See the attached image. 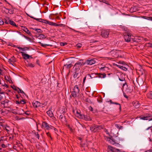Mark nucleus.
Here are the masks:
<instances>
[{
    "label": "nucleus",
    "mask_w": 152,
    "mask_h": 152,
    "mask_svg": "<svg viewBox=\"0 0 152 152\" xmlns=\"http://www.w3.org/2000/svg\"><path fill=\"white\" fill-rule=\"evenodd\" d=\"M4 8L5 10H4V11L7 14L8 13H9V11H10L9 9H7L4 7Z\"/></svg>",
    "instance_id": "f704fd0d"
},
{
    "label": "nucleus",
    "mask_w": 152,
    "mask_h": 152,
    "mask_svg": "<svg viewBox=\"0 0 152 152\" xmlns=\"http://www.w3.org/2000/svg\"><path fill=\"white\" fill-rule=\"evenodd\" d=\"M24 113L26 115H30V113H29V111H28L25 112Z\"/></svg>",
    "instance_id": "bf43d9fd"
},
{
    "label": "nucleus",
    "mask_w": 152,
    "mask_h": 152,
    "mask_svg": "<svg viewBox=\"0 0 152 152\" xmlns=\"http://www.w3.org/2000/svg\"><path fill=\"white\" fill-rule=\"evenodd\" d=\"M67 44V43L66 42L65 43H63L62 42H60V45H61L62 46H64L65 45H66Z\"/></svg>",
    "instance_id": "09e8293b"
},
{
    "label": "nucleus",
    "mask_w": 152,
    "mask_h": 152,
    "mask_svg": "<svg viewBox=\"0 0 152 152\" xmlns=\"http://www.w3.org/2000/svg\"><path fill=\"white\" fill-rule=\"evenodd\" d=\"M46 134L48 136L50 137L51 139H52V138L50 136V134L49 132H47Z\"/></svg>",
    "instance_id": "864d4df0"
},
{
    "label": "nucleus",
    "mask_w": 152,
    "mask_h": 152,
    "mask_svg": "<svg viewBox=\"0 0 152 152\" xmlns=\"http://www.w3.org/2000/svg\"><path fill=\"white\" fill-rule=\"evenodd\" d=\"M44 23H45L48 24L50 25L56 26V23H53L51 21H49L47 20H45V22H44Z\"/></svg>",
    "instance_id": "f3484780"
},
{
    "label": "nucleus",
    "mask_w": 152,
    "mask_h": 152,
    "mask_svg": "<svg viewBox=\"0 0 152 152\" xmlns=\"http://www.w3.org/2000/svg\"><path fill=\"white\" fill-rule=\"evenodd\" d=\"M96 63V61L94 59H91L90 60H87L86 62H84L85 64H87L89 65H92Z\"/></svg>",
    "instance_id": "9d476101"
},
{
    "label": "nucleus",
    "mask_w": 152,
    "mask_h": 152,
    "mask_svg": "<svg viewBox=\"0 0 152 152\" xmlns=\"http://www.w3.org/2000/svg\"><path fill=\"white\" fill-rule=\"evenodd\" d=\"M80 145L82 147V150H83L84 151H86L88 149H90V150L94 151V149L92 146V143L90 141H88L87 142L86 144H83L82 142L80 144Z\"/></svg>",
    "instance_id": "f03ea898"
},
{
    "label": "nucleus",
    "mask_w": 152,
    "mask_h": 152,
    "mask_svg": "<svg viewBox=\"0 0 152 152\" xmlns=\"http://www.w3.org/2000/svg\"><path fill=\"white\" fill-rule=\"evenodd\" d=\"M131 37V35H130L128 33H126L125 35H124V39L125 41L127 42H129L131 41V40L133 41V42H135V41L134 40H133V39H131L130 37Z\"/></svg>",
    "instance_id": "423d86ee"
},
{
    "label": "nucleus",
    "mask_w": 152,
    "mask_h": 152,
    "mask_svg": "<svg viewBox=\"0 0 152 152\" xmlns=\"http://www.w3.org/2000/svg\"><path fill=\"white\" fill-rule=\"evenodd\" d=\"M40 103L38 101H35L33 102V105L34 107L37 108L40 106Z\"/></svg>",
    "instance_id": "dca6fc26"
},
{
    "label": "nucleus",
    "mask_w": 152,
    "mask_h": 152,
    "mask_svg": "<svg viewBox=\"0 0 152 152\" xmlns=\"http://www.w3.org/2000/svg\"><path fill=\"white\" fill-rule=\"evenodd\" d=\"M91 43H94L95 42H98L99 41L97 40H95L94 39H91Z\"/></svg>",
    "instance_id": "5fc2aeb1"
},
{
    "label": "nucleus",
    "mask_w": 152,
    "mask_h": 152,
    "mask_svg": "<svg viewBox=\"0 0 152 152\" xmlns=\"http://www.w3.org/2000/svg\"><path fill=\"white\" fill-rule=\"evenodd\" d=\"M20 53L22 54V55L23 58L25 59H28L30 57H31V58H32V57H31V56H30L28 54L24 53L23 52H20Z\"/></svg>",
    "instance_id": "9b49d317"
},
{
    "label": "nucleus",
    "mask_w": 152,
    "mask_h": 152,
    "mask_svg": "<svg viewBox=\"0 0 152 152\" xmlns=\"http://www.w3.org/2000/svg\"><path fill=\"white\" fill-rule=\"evenodd\" d=\"M38 37L40 39H43L45 38V37L44 35L40 34H39Z\"/></svg>",
    "instance_id": "c756f323"
},
{
    "label": "nucleus",
    "mask_w": 152,
    "mask_h": 152,
    "mask_svg": "<svg viewBox=\"0 0 152 152\" xmlns=\"http://www.w3.org/2000/svg\"><path fill=\"white\" fill-rule=\"evenodd\" d=\"M82 44L80 43L77 44L76 45V47L77 48H80L82 47Z\"/></svg>",
    "instance_id": "c03bdc74"
},
{
    "label": "nucleus",
    "mask_w": 152,
    "mask_h": 152,
    "mask_svg": "<svg viewBox=\"0 0 152 152\" xmlns=\"http://www.w3.org/2000/svg\"><path fill=\"white\" fill-rule=\"evenodd\" d=\"M26 66H29L30 67L33 68L34 67V65L32 64V63H28L26 64Z\"/></svg>",
    "instance_id": "2f4dec72"
},
{
    "label": "nucleus",
    "mask_w": 152,
    "mask_h": 152,
    "mask_svg": "<svg viewBox=\"0 0 152 152\" xmlns=\"http://www.w3.org/2000/svg\"><path fill=\"white\" fill-rule=\"evenodd\" d=\"M7 19H8V20H9V23H10L11 25L15 27H17V26L14 21L9 20V18H7Z\"/></svg>",
    "instance_id": "4be33fe9"
},
{
    "label": "nucleus",
    "mask_w": 152,
    "mask_h": 152,
    "mask_svg": "<svg viewBox=\"0 0 152 152\" xmlns=\"http://www.w3.org/2000/svg\"><path fill=\"white\" fill-rule=\"evenodd\" d=\"M83 118H84V119L86 120L87 121H91V118H90V117L89 116L86 115H82Z\"/></svg>",
    "instance_id": "5701e85b"
},
{
    "label": "nucleus",
    "mask_w": 152,
    "mask_h": 152,
    "mask_svg": "<svg viewBox=\"0 0 152 152\" xmlns=\"http://www.w3.org/2000/svg\"><path fill=\"white\" fill-rule=\"evenodd\" d=\"M14 12V10H11V9L10 10V11H9V13L10 14H13Z\"/></svg>",
    "instance_id": "3c124183"
},
{
    "label": "nucleus",
    "mask_w": 152,
    "mask_h": 152,
    "mask_svg": "<svg viewBox=\"0 0 152 152\" xmlns=\"http://www.w3.org/2000/svg\"><path fill=\"white\" fill-rule=\"evenodd\" d=\"M148 98L152 99V92H150L147 94Z\"/></svg>",
    "instance_id": "473e14b6"
},
{
    "label": "nucleus",
    "mask_w": 152,
    "mask_h": 152,
    "mask_svg": "<svg viewBox=\"0 0 152 152\" xmlns=\"http://www.w3.org/2000/svg\"><path fill=\"white\" fill-rule=\"evenodd\" d=\"M76 113L77 115H79L80 118H83L82 115H83L81 114L78 111H76ZM77 116L78 117L79 116L78 115H77Z\"/></svg>",
    "instance_id": "ea45409f"
},
{
    "label": "nucleus",
    "mask_w": 152,
    "mask_h": 152,
    "mask_svg": "<svg viewBox=\"0 0 152 152\" xmlns=\"http://www.w3.org/2000/svg\"><path fill=\"white\" fill-rule=\"evenodd\" d=\"M84 65H85V63H84L83 60L81 59L78 61L75 64L73 67L75 72H78L81 66Z\"/></svg>",
    "instance_id": "f257e3e1"
},
{
    "label": "nucleus",
    "mask_w": 152,
    "mask_h": 152,
    "mask_svg": "<svg viewBox=\"0 0 152 152\" xmlns=\"http://www.w3.org/2000/svg\"><path fill=\"white\" fill-rule=\"evenodd\" d=\"M59 119L63 122L65 121V117L64 114L61 115L59 117Z\"/></svg>",
    "instance_id": "a211bd4d"
},
{
    "label": "nucleus",
    "mask_w": 152,
    "mask_h": 152,
    "mask_svg": "<svg viewBox=\"0 0 152 152\" xmlns=\"http://www.w3.org/2000/svg\"><path fill=\"white\" fill-rule=\"evenodd\" d=\"M17 48L20 49V50H21L22 51L27 50L29 48H28L27 47L23 48L20 47H18V46H17Z\"/></svg>",
    "instance_id": "cd10ccee"
},
{
    "label": "nucleus",
    "mask_w": 152,
    "mask_h": 152,
    "mask_svg": "<svg viewBox=\"0 0 152 152\" xmlns=\"http://www.w3.org/2000/svg\"><path fill=\"white\" fill-rule=\"evenodd\" d=\"M39 20H38V21L42 22V23H44V22L43 21H45V20H43L41 18H39Z\"/></svg>",
    "instance_id": "8fccbe9b"
},
{
    "label": "nucleus",
    "mask_w": 152,
    "mask_h": 152,
    "mask_svg": "<svg viewBox=\"0 0 152 152\" xmlns=\"http://www.w3.org/2000/svg\"><path fill=\"white\" fill-rule=\"evenodd\" d=\"M59 26L62 27H65V25L64 24H58L57 23H56V26Z\"/></svg>",
    "instance_id": "72a5a7b5"
},
{
    "label": "nucleus",
    "mask_w": 152,
    "mask_h": 152,
    "mask_svg": "<svg viewBox=\"0 0 152 152\" xmlns=\"http://www.w3.org/2000/svg\"><path fill=\"white\" fill-rule=\"evenodd\" d=\"M39 44H40L41 46L44 47H45L47 46H52V45H50V44H43L42 43H41V42H39Z\"/></svg>",
    "instance_id": "c85d7f7f"
},
{
    "label": "nucleus",
    "mask_w": 152,
    "mask_h": 152,
    "mask_svg": "<svg viewBox=\"0 0 152 152\" xmlns=\"http://www.w3.org/2000/svg\"><path fill=\"white\" fill-rule=\"evenodd\" d=\"M137 72H138L139 74H140L141 75L143 74V69L142 68L141 66H140L138 67H137L136 69Z\"/></svg>",
    "instance_id": "ddd939ff"
},
{
    "label": "nucleus",
    "mask_w": 152,
    "mask_h": 152,
    "mask_svg": "<svg viewBox=\"0 0 152 152\" xmlns=\"http://www.w3.org/2000/svg\"><path fill=\"white\" fill-rule=\"evenodd\" d=\"M89 109L91 111H93V108L91 106H90L89 107Z\"/></svg>",
    "instance_id": "0e129e2a"
},
{
    "label": "nucleus",
    "mask_w": 152,
    "mask_h": 152,
    "mask_svg": "<svg viewBox=\"0 0 152 152\" xmlns=\"http://www.w3.org/2000/svg\"><path fill=\"white\" fill-rule=\"evenodd\" d=\"M121 53L120 51H117L116 50L113 49L110 52V55L111 56L112 58H118V57H121V56L120 55V54Z\"/></svg>",
    "instance_id": "7ed1b4c3"
},
{
    "label": "nucleus",
    "mask_w": 152,
    "mask_h": 152,
    "mask_svg": "<svg viewBox=\"0 0 152 152\" xmlns=\"http://www.w3.org/2000/svg\"><path fill=\"white\" fill-rule=\"evenodd\" d=\"M26 100L25 99H22L20 102V103L24 104L26 103Z\"/></svg>",
    "instance_id": "a18cd8bd"
},
{
    "label": "nucleus",
    "mask_w": 152,
    "mask_h": 152,
    "mask_svg": "<svg viewBox=\"0 0 152 152\" xmlns=\"http://www.w3.org/2000/svg\"><path fill=\"white\" fill-rule=\"evenodd\" d=\"M17 91L18 93H20L21 90L20 88H19L17 87Z\"/></svg>",
    "instance_id": "13d9d810"
},
{
    "label": "nucleus",
    "mask_w": 152,
    "mask_h": 152,
    "mask_svg": "<svg viewBox=\"0 0 152 152\" xmlns=\"http://www.w3.org/2000/svg\"><path fill=\"white\" fill-rule=\"evenodd\" d=\"M72 66V65L71 64H66L64 65L63 69L65 68L67 69H69Z\"/></svg>",
    "instance_id": "4468645a"
},
{
    "label": "nucleus",
    "mask_w": 152,
    "mask_h": 152,
    "mask_svg": "<svg viewBox=\"0 0 152 152\" xmlns=\"http://www.w3.org/2000/svg\"><path fill=\"white\" fill-rule=\"evenodd\" d=\"M79 90L77 85H76L74 87L73 91L71 92V95L74 98L77 96V94H78Z\"/></svg>",
    "instance_id": "39448f33"
},
{
    "label": "nucleus",
    "mask_w": 152,
    "mask_h": 152,
    "mask_svg": "<svg viewBox=\"0 0 152 152\" xmlns=\"http://www.w3.org/2000/svg\"><path fill=\"white\" fill-rule=\"evenodd\" d=\"M10 101L8 100L4 101L3 102V103H2V104H4L5 107L8 108V103Z\"/></svg>",
    "instance_id": "a878e982"
},
{
    "label": "nucleus",
    "mask_w": 152,
    "mask_h": 152,
    "mask_svg": "<svg viewBox=\"0 0 152 152\" xmlns=\"http://www.w3.org/2000/svg\"><path fill=\"white\" fill-rule=\"evenodd\" d=\"M69 28L70 29H71L72 30V31H75V32H79L78 31H76L74 29H73L71 28Z\"/></svg>",
    "instance_id": "69168bd1"
},
{
    "label": "nucleus",
    "mask_w": 152,
    "mask_h": 152,
    "mask_svg": "<svg viewBox=\"0 0 152 152\" xmlns=\"http://www.w3.org/2000/svg\"><path fill=\"white\" fill-rule=\"evenodd\" d=\"M30 29L34 30L35 31H36L37 33H38V34H39V33L41 34L42 32V31L40 29L33 28H30Z\"/></svg>",
    "instance_id": "6ab92c4d"
},
{
    "label": "nucleus",
    "mask_w": 152,
    "mask_h": 152,
    "mask_svg": "<svg viewBox=\"0 0 152 152\" xmlns=\"http://www.w3.org/2000/svg\"><path fill=\"white\" fill-rule=\"evenodd\" d=\"M151 115L150 114L147 113L144 116L143 115L140 116L139 117V118L141 119H142L143 120H147L149 119L148 118L151 117Z\"/></svg>",
    "instance_id": "0eeeda50"
},
{
    "label": "nucleus",
    "mask_w": 152,
    "mask_h": 152,
    "mask_svg": "<svg viewBox=\"0 0 152 152\" xmlns=\"http://www.w3.org/2000/svg\"><path fill=\"white\" fill-rule=\"evenodd\" d=\"M98 101L100 103L102 102V98H100V99H97Z\"/></svg>",
    "instance_id": "6e6d98bb"
},
{
    "label": "nucleus",
    "mask_w": 152,
    "mask_h": 152,
    "mask_svg": "<svg viewBox=\"0 0 152 152\" xmlns=\"http://www.w3.org/2000/svg\"><path fill=\"white\" fill-rule=\"evenodd\" d=\"M115 127L118 128L119 129H122L123 128V126H119L118 124H115Z\"/></svg>",
    "instance_id": "37998d69"
},
{
    "label": "nucleus",
    "mask_w": 152,
    "mask_h": 152,
    "mask_svg": "<svg viewBox=\"0 0 152 152\" xmlns=\"http://www.w3.org/2000/svg\"><path fill=\"white\" fill-rule=\"evenodd\" d=\"M47 114L50 117H53V114L51 111L49 110L47 112Z\"/></svg>",
    "instance_id": "393cba45"
},
{
    "label": "nucleus",
    "mask_w": 152,
    "mask_h": 152,
    "mask_svg": "<svg viewBox=\"0 0 152 152\" xmlns=\"http://www.w3.org/2000/svg\"><path fill=\"white\" fill-rule=\"evenodd\" d=\"M4 92H0V100H1L4 96Z\"/></svg>",
    "instance_id": "7c9ffc66"
},
{
    "label": "nucleus",
    "mask_w": 152,
    "mask_h": 152,
    "mask_svg": "<svg viewBox=\"0 0 152 152\" xmlns=\"http://www.w3.org/2000/svg\"><path fill=\"white\" fill-rule=\"evenodd\" d=\"M5 23L6 24H8L9 23V20L7 21V20L6 19H5L4 23Z\"/></svg>",
    "instance_id": "e2e57ef3"
},
{
    "label": "nucleus",
    "mask_w": 152,
    "mask_h": 152,
    "mask_svg": "<svg viewBox=\"0 0 152 152\" xmlns=\"http://www.w3.org/2000/svg\"><path fill=\"white\" fill-rule=\"evenodd\" d=\"M34 134L36 137L38 139H39V136L38 133L37 132H34Z\"/></svg>",
    "instance_id": "4c0bfd02"
},
{
    "label": "nucleus",
    "mask_w": 152,
    "mask_h": 152,
    "mask_svg": "<svg viewBox=\"0 0 152 152\" xmlns=\"http://www.w3.org/2000/svg\"><path fill=\"white\" fill-rule=\"evenodd\" d=\"M109 35V32L108 31L103 30L101 32V35L103 37L107 38L108 37Z\"/></svg>",
    "instance_id": "1a4fd4ad"
},
{
    "label": "nucleus",
    "mask_w": 152,
    "mask_h": 152,
    "mask_svg": "<svg viewBox=\"0 0 152 152\" xmlns=\"http://www.w3.org/2000/svg\"><path fill=\"white\" fill-rule=\"evenodd\" d=\"M91 75H92V77H97V76H96L97 75H96V73H91Z\"/></svg>",
    "instance_id": "49530a36"
},
{
    "label": "nucleus",
    "mask_w": 152,
    "mask_h": 152,
    "mask_svg": "<svg viewBox=\"0 0 152 152\" xmlns=\"http://www.w3.org/2000/svg\"><path fill=\"white\" fill-rule=\"evenodd\" d=\"M99 68L100 70H102L103 69H108L107 67L106 66H99Z\"/></svg>",
    "instance_id": "a19ab883"
},
{
    "label": "nucleus",
    "mask_w": 152,
    "mask_h": 152,
    "mask_svg": "<svg viewBox=\"0 0 152 152\" xmlns=\"http://www.w3.org/2000/svg\"><path fill=\"white\" fill-rule=\"evenodd\" d=\"M23 30L24 31L29 35L30 36H32V34L27 28L24 27V28L23 29Z\"/></svg>",
    "instance_id": "aec40b11"
},
{
    "label": "nucleus",
    "mask_w": 152,
    "mask_h": 152,
    "mask_svg": "<svg viewBox=\"0 0 152 152\" xmlns=\"http://www.w3.org/2000/svg\"><path fill=\"white\" fill-rule=\"evenodd\" d=\"M4 23V21L0 19V25H2Z\"/></svg>",
    "instance_id": "4d7b16f0"
},
{
    "label": "nucleus",
    "mask_w": 152,
    "mask_h": 152,
    "mask_svg": "<svg viewBox=\"0 0 152 152\" xmlns=\"http://www.w3.org/2000/svg\"><path fill=\"white\" fill-rule=\"evenodd\" d=\"M103 129V126L102 125H97L94 124L90 127V130L93 132H99L100 130Z\"/></svg>",
    "instance_id": "20e7f679"
},
{
    "label": "nucleus",
    "mask_w": 152,
    "mask_h": 152,
    "mask_svg": "<svg viewBox=\"0 0 152 152\" xmlns=\"http://www.w3.org/2000/svg\"><path fill=\"white\" fill-rule=\"evenodd\" d=\"M149 121H150L149 122V124H150V125L151 126L149 127H148L147 129H149L150 128H152V118H151V119H149Z\"/></svg>",
    "instance_id": "e433bc0d"
},
{
    "label": "nucleus",
    "mask_w": 152,
    "mask_h": 152,
    "mask_svg": "<svg viewBox=\"0 0 152 152\" xmlns=\"http://www.w3.org/2000/svg\"><path fill=\"white\" fill-rule=\"evenodd\" d=\"M115 152H121V151L119 149H115Z\"/></svg>",
    "instance_id": "052dcab7"
},
{
    "label": "nucleus",
    "mask_w": 152,
    "mask_h": 152,
    "mask_svg": "<svg viewBox=\"0 0 152 152\" xmlns=\"http://www.w3.org/2000/svg\"><path fill=\"white\" fill-rule=\"evenodd\" d=\"M42 126L47 130H49L51 129L48 124L46 122H43L42 123Z\"/></svg>",
    "instance_id": "f8f14e48"
},
{
    "label": "nucleus",
    "mask_w": 152,
    "mask_h": 152,
    "mask_svg": "<svg viewBox=\"0 0 152 152\" xmlns=\"http://www.w3.org/2000/svg\"><path fill=\"white\" fill-rule=\"evenodd\" d=\"M15 61V59L14 56L12 57L11 58L9 59L8 60V62L10 64H12V63Z\"/></svg>",
    "instance_id": "b1692460"
},
{
    "label": "nucleus",
    "mask_w": 152,
    "mask_h": 152,
    "mask_svg": "<svg viewBox=\"0 0 152 152\" xmlns=\"http://www.w3.org/2000/svg\"><path fill=\"white\" fill-rule=\"evenodd\" d=\"M75 73L73 75V77L74 78H76L78 76V72H75Z\"/></svg>",
    "instance_id": "58836bf2"
},
{
    "label": "nucleus",
    "mask_w": 152,
    "mask_h": 152,
    "mask_svg": "<svg viewBox=\"0 0 152 152\" xmlns=\"http://www.w3.org/2000/svg\"><path fill=\"white\" fill-rule=\"evenodd\" d=\"M136 7H131L130 9V10H132L133 12H136L137 11V9H136Z\"/></svg>",
    "instance_id": "79ce46f5"
},
{
    "label": "nucleus",
    "mask_w": 152,
    "mask_h": 152,
    "mask_svg": "<svg viewBox=\"0 0 152 152\" xmlns=\"http://www.w3.org/2000/svg\"><path fill=\"white\" fill-rule=\"evenodd\" d=\"M4 78L5 80H7L9 81V82H10V80L9 79V78L8 76H5L4 77Z\"/></svg>",
    "instance_id": "603ef678"
},
{
    "label": "nucleus",
    "mask_w": 152,
    "mask_h": 152,
    "mask_svg": "<svg viewBox=\"0 0 152 152\" xmlns=\"http://www.w3.org/2000/svg\"><path fill=\"white\" fill-rule=\"evenodd\" d=\"M85 101L86 102L89 103H92V102L91 100L88 98H86L85 99Z\"/></svg>",
    "instance_id": "c9c22d12"
},
{
    "label": "nucleus",
    "mask_w": 152,
    "mask_h": 152,
    "mask_svg": "<svg viewBox=\"0 0 152 152\" xmlns=\"http://www.w3.org/2000/svg\"><path fill=\"white\" fill-rule=\"evenodd\" d=\"M108 138L109 139L108 141L110 144L113 145H115L116 146L119 145L118 143H117L115 142V140L113 139L112 137H109Z\"/></svg>",
    "instance_id": "6e6552de"
},
{
    "label": "nucleus",
    "mask_w": 152,
    "mask_h": 152,
    "mask_svg": "<svg viewBox=\"0 0 152 152\" xmlns=\"http://www.w3.org/2000/svg\"><path fill=\"white\" fill-rule=\"evenodd\" d=\"M96 75H98V77L99 78H104L106 77V75L105 73L101 74L100 73H96Z\"/></svg>",
    "instance_id": "2eb2a0df"
},
{
    "label": "nucleus",
    "mask_w": 152,
    "mask_h": 152,
    "mask_svg": "<svg viewBox=\"0 0 152 152\" xmlns=\"http://www.w3.org/2000/svg\"><path fill=\"white\" fill-rule=\"evenodd\" d=\"M108 102H110V104H117V105H119V109L120 110H121V104H119L118 103H117V102H113L111 100H110Z\"/></svg>",
    "instance_id": "bb28decb"
},
{
    "label": "nucleus",
    "mask_w": 152,
    "mask_h": 152,
    "mask_svg": "<svg viewBox=\"0 0 152 152\" xmlns=\"http://www.w3.org/2000/svg\"><path fill=\"white\" fill-rule=\"evenodd\" d=\"M123 95L126 98L128 99V97L126 95V94L124 92Z\"/></svg>",
    "instance_id": "680f3d73"
},
{
    "label": "nucleus",
    "mask_w": 152,
    "mask_h": 152,
    "mask_svg": "<svg viewBox=\"0 0 152 152\" xmlns=\"http://www.w3.org/2000/svg\"><path fill=\"white\" fill-rule=\"evenodd\" d=\"M11 87L13 89L15 90V91H17L18 89L16 88V86H15L13 85L12 86H11Z\"/></svg>",
    "instance_id": "de8ad7c7"
},
{
    "label": "nucleus",
    "mask_w": 152,
    "mask_h": 152,
    "mask_svg": "<svg viewBox=\"0 0 152 152\" xmlns=\"http://www.w3.org/2000/svg\"><path fill=\"white\" fill-rule=\"evenodd\" d=\"M1 146L3 148H5L6 147L5 145L4 144H1Z\"/></svg>",
    "instance_id": "338daca9"
},
{
    "label": "nucleus",
    "mask_w": 152,
    "mask_h": 152,
    "mask_svg": "<svg viewBox=\"0 0 152 152\" xmlns=\"http://www.w3.org/2000/svg\"><path fill=\"white\" fill-rule=\"evenodd\" d=\"M115 148L109 145L108 146V152H114Z\"/></svg>",
    "instance_id": "412c9836"
},
{
    "label": "nucleus",
    "mask_w": 152,
    "mask_h": 152,
    "mask_svg": "<svg viewBox=\"0 0 152 152\" xmlns=\"http://www.w3.org/2000/svg\"><path fill=\"white\" fill-rule=\"evenodd\" d=\"M24 37L25 38H26L27 39H29L30 40L31 39L29 37H28L26 36H24Z\"/></svg>",
    "instance_id": "774afa93"
}]
</instances>
